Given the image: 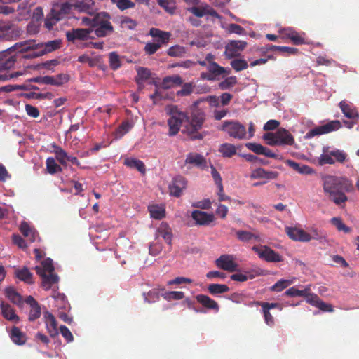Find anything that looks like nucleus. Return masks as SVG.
I'll return each mask as SVG.
<instances>
[{"instance_id":"1","label":"nucleus","mask_w":359,"mask_h":359,"mask_svg":"<svg viewBox=\"0 0 359 359\" xmlns=\"http://www.w3.org/2000/svg\"><path fill=\"white\" fill-rule=\"evenodd\" d=\"M323 189L329 201L339 207H344L348 201L346 193L353 191V185L346 177L327 175L322 177Z\"/></svg>"},{"instance_id":"2","label":"nucleus","mask_w":359,"mask_h":359,"mask_svg":"<svg viewBox=\"0 0 359 359\" xmlns=\"http://www.w3.org/2000/svg\"><path fill=\"white\" fill-rule=\"evenodd\" d=\"M60 46L61 41L57 39L44 43H37L35 40H27L16 43L15 47L21 48V51H27L26 57L33 59L53 52L59 49Z\"/></svg>"},{"instance_id":"3","label":"nucleus","mask_w":359,"mask_h":359,"mask_svg":"<svg viewBox=\"0 0 359 359\" xmlns=\"http://www.w3.org/2000/svg\"><path fill=\"white\" fill-rule=\"evenodd\" d=\"M196 102L191 108L189 114H187L186 124L183 133H186L190 139L202 140L203 135L199 133L205 121V114L200 108L197 107Z\"/></svg>"},{"instance_id":"4","label":"nucleus","mask_w":359,"mask_h":359,"mask_svg":"<svg viewBox=\"0 0 359 359\" xmlns=\"http://www.w3.org/2000/svg\"><path fill=\"white\" fill-rule=\"evenodd\" d=\"M36 273L39 275L42 279V287L48 290L59 280L58 276L54 273L55 268L53 264V260L47 258L41 262V265L35 267Z\"/></svg>"},{"instance_id":"5","label":"nucleus","mask_w":359,"mask_h":359,"mask_svg":"<svg viewBox=\"0 0 359 359\" xmlns=\"http://www.w3.org/2000/svg\"><path fill=\"white\" fill-rule=\"evenodd\" d=\"M15 44L4 52L0 53V72L8 70L15 67V64L23 59H28L27 51H21V48H15Z\"/></svg>"},{"instance_id":"6","label":"nucleus","mask_w":359,"mask_h":359,"mask_svg":"<svg viewBox=\"0 0 359 359\" xmlns=\"http://www.w3.org/2000/svg\"><path fill=\"white\" fill-rule=\"evenodd\" d=\"M166 113L169 116L168 125L169 127L168 135H176L183 123H186L187 113L181 111L176 105L167 106Z\"/></svg>"},{"instance_id":"7","label":"nucleus","mask_w":359,"mask_h":359,"mask_svg":"<svg viewBox=\"0 0 359 359\" xmlns=\"http://www.w3.org/2000/svg\"><path fill=\"white\" fill-rule=\"evenodd\" d=\"M111 16L107 12H99L95 14L93 28L97 37H105L114 32L111 22Z\"/></svg>"},{"instance_id":"8","label":"nucleus","mask_w":359,"mask_h":359,"mask_svg":"<svg viewBox=\"0 0 359 359\" xmlns=\"http://www.w3.org/2000/svg\"><path fill=\"white\" fill-rule=\"evenodd\" d=\"M222 130L235 139L243 140L246 138V128L238 121H226L222 124Z\"/></svg>"},{"instance_id":"9","label":"nucleus","mask_w":359,"mask_h":359,"mask_svg":"<svg viewBox=\"0 0 359 359\" xmlns=\"http://www.w3.org/2000/svg\"><path fill=\"white\" fill-rule=\"evenodd\" d=\"M252 250L258 257L267 262H280L283 257L266 245H255Z\"/></svg>"},{"instance_id":"10","label":"nucleus","mask_w":359,"mask_h":359,"mask_svg":"<svg viewBox=\"0 0 359 359\" xmlns=\"http://www.w3.org/2000/svg\"><path fill=\"white\" fill-rule=\"evenodd\" d=\"M342 128L341 123L338 120L329 121L328 123L315 127L308 131L306 134V138H312L317 135L330 133L332 131H336Z\"/></svg>"},{"instance_id":"11","label":"nucleus","mask_w":359,"mask_h":359,"mask_svg":"<svg viewBox=\"0 0 359 359\" xmlns=\"http://www.w3.org/2000/svg\"><path fill=\"white\" fill-rule=\"evenodd\" d=\"M309 285V290L304 295L303 297L306 298V302L312 306L318 308L323 312H333V306L330 304L325 303L322 301L319 297L311 292V285Z\"/></svg>"},{"instance_id":"12","label":"nucleus","mask_w":359,"mask_h":359,"mask_svg":"<svg viewBox=\"0 0 359 359\" xmlns=\"http://www.w3.org/2000/svg\"><path fill=\"white\" fill-rule=\"evenodd\" d=\"M216 266L224 271L234 272L238 270V265L232 255H222L215 260Z\"/></svg>"},{"instance_id":"13","label":"nucleus","mask_w":359,"mask_h":359,"mask_svg":"<svg viewBox=\"0 0 359 359\" xmlns=\"http://www.w3.org/2000/svg\"><path fill=\"white\" fill-rule=\"evenodd\" d=\"M92 29L76 28L67 32L66 37L69 41L74 42L76 40L86 41L91 39Z\"/></svg>"},{"instance_id":"14","label":"nucleus","mask_w":359,"mask_h":359,"mask_svg":"<svg viewBox=\"0 0 359 359\" xmlns=\"http://www.w3.org/2000/svg\"><path fill=\"white\" fill-rule=\"evenodd\" d=\"M207 69L208 72L201 73V78L203 80L214 81L217 76L226 73V69L217 62L208 64Z\"/></svg>"},{"instance_id":"15","label":"nucleus","mask_w":359,"mask_h":359,"mask_svg":"<svg viewBox=\"0 0 359 359\" xmlns=\"http://www.w3.org/2000/svg\"><path fill=\"white\" fill-rule=\"evenodd\" d=\"M285 231L290 238L295 241L309 242L311 240V236L309 233L297 227L286 226Z\"/></svg>"},{"instance_id":"16","label":"nucleus","mask_w":359,"mask_h":359,"mask_svg":"<svg viewBox=\"0 0 359 359\" xmlns=\"http://www.w3.org/2000/svg\"><path fill=\"white\" fill-rule=\"evenodd\" d=\"M247 46V43L243 41H231L225 47L224 54L227 58H233L239 55Z\"/></svg>"},{"instance_id":"17","label":"nucleus","mask_w":359,"mask_h":359,"mask_svg":"<svg viewBox=\"0 0 359 359\" xmlns=\"http://www.w3.org/2000/svg\"><path fill=\"white\" fill-rule=\"evenodd\" d=\"M278 177V172L266 170L262 168H258L253 170L250 175V178L251 180L261 179L266 181V183L269 180L276 179Z\"/></svg>"},{"instance_id":"18","label":"nucleus","mask_w":359,"mask_h":359,"mask_svg":"<svg viewBox=\"0 0 359 359\" xmlns=\"http://www.w3.org/2000/svg\"><path fill=\"white\" fill-rule=\"evenodd\" d=\"M187 180L182 176H177L173 178L171 184L169 185L170 194L175 197H180L182 191L186 188Z\"/></svg>"},{"instance_id":"19","label":"nucleus","mask_w":359,"mask_h":359,"mask_svg":"<svg viewBox=\"0 0 359 359\" xmlns=\"http://www.w3.org/2000/svg\"><path fill=\"white\" fill-rule=\"evenodd\" d=\"M191 217L196 222V224L199 226H208L215 219L213 214L201 210H194L191 212Z\"/></svg>"},{"instance_id":"20","label":"nucleus","mask_w":359,"mask_h":359,"mask_svg":"<svg viewBox=\"0 0 359 359\" xmlns=\"http://www.w3.org/2000/svg\"><path fill=\"white\" fill-rule=\"evenodd\" d=\"M185 164H191L201 170L208 168L207 161L204 156L197 153H189L187 155Z\"/></svg>"},{"instance_id":"21","label":"nucleus","mask_w":359,"mask_h":359,"mask_svg":"<svg viewBox=\"0 0 359 359\" xmlns=\"http://www.w3.org/2000/svg\"><path fill=\"white\" fill-rule=\"evenodd\" d=\"M149 35L154 38H156L155 43L160 44V47H162L163 45H167L171 36L170 32H164L154 27L150 29Z\"/></svg>"},{"instance_id":"22","label":"nucleus","mask_w":359,"mask_h":359,"mask_svg":"<svg viewBox=\"0 0 359 359\" xmlns=\"http://www.w3.org/2000/svg\"><path fill=\"white\" fill-rule=\"evenodd\" d=\"M278 145H293L294 138L292 135L286 129L280 128L277 130Z\"/></svg>"},{"instance_id":"23","label":"nucleus","mask_w":359,"mask_h":359,"mask_svg":"<svg viewBox=\"0 0 359 359\" xmlns=\"http://www.w3.org/2000/svg\"><path fill=\"white\" fill-rule=\"evenodd\" d=\"M283 38L290 39L294 45L304 43V39L297 32L291 28H284L280 30Z\"/></svg>"},{"instance_id":"24","label":"nucleus","mask_w":359,"mask_h":359,"mask_svg":"<svg viewBox=\"0 0 359 359\" xmlns=\"http://www.w3.org/2000/svg\"><path fill=\"white\" fill-rule=\"evenodd\" d=\"M339 107L344 115L348 118L359 119V113L347 101L342 100L339 103Z\"/></svg>"},{"instance_id":"25","label":"nucleus","mask_w":359,"mask_h":359,"mask_svg":"<svg viewBox=\"0 0 359 359\" xmlns=\"http://www.w3.org/2000/svg\"><path fill=\"white\" fill-rule=\"evenodd\" d=\"M183 80L180 75L168 76L163 78L161 87L163 89H170L175 86H182Z\"/></svg>"},{"instance_id":"26","label":"nucleus","mask_w":359,"mask_h":359,"mask_svg":"<svg viewBox=\"0 0 359 359\" xmlns=\"http://www.w3.org/2000/svg\"><path fill=\"white\" fill-rule=\"evenodd\" d=\"M10 337L13 343L19 346L24 345L27 341L26 334L15 326L12 327Z\"/></svg>"},{"instance_id":"27","label":"nucleus","mask_w":359,"mask_h":359,"mask_svg":"<svg viewBox=\"0 0 359 359\" xmlns=\"http://www.w3.org/2000/svg\"><path fill=\"white\" fill-rule=\"evenodd\" d=\"M196 298L197 302L203 306L207 309H213L216 312L219 311L218 304L210 297L205 294H198Z\"/></svg>"},{"instance_id":"28","label":"nucleus","mask_w":359,"mask_h":359,"mask_svg":"<svg viewBox=\"0 0 359 359\" xmlns=\"http://www.w3.org/2000/svg\"><path fill=\"white\" fill-rule=\"evenodd\" d=\"M6 297L11 300L13 303L23 306L24 299L23 297L12 287H8L5 289Z\"/></svg>"},{"instance_id":"29","label":"nucleus","mask_w":359,"mask_h":359,"mask_svg":"<svg viewBox=\"0 0 359 359\" xmlns=\"http://www.w3.org/2000/svg\"><path fill=\"white\" fill-rule=\"evenodd\" d=\"M69 80V75L67 74H59L56 76H47L46 85L60 86Z\"/></svg>"},{"instance_id":"30","label":"nucleus","mask_w":359,"mask_h":359,"mask_svg":"<svg viewBox=\"0 0 359 359\" xmlns=\"http://www.w3.org/2000/svg\"><path fill=\"white\" fill-rule=\"evenodd\" d=\"M14 34V29L11 24L0 21V39L9 41Z\"/></svg>"},{"instance_id":"31","label":"nucleus","mask_w":359,"mask_h":359,"mask_svg":"<svg viewBox=\"0 0 359 359\" xmlns=\"http://www.w3.org/2000/svg\"><path fill=\"white\" fill-rule=\"evenodd\" d=\"M157 235L161 236L168 245L172 244V230L166 223H161L157 229Z\"/></svg>"},{"instance_id":"32","label":"nucleus","mask_w":359,"mask_h":359,"mask_svg":"<svg viewBox=\"0 0 359 359\" xmlns=\"http://www.w3.org/2000/svg\"><path fill=\"white\" fill-rule=\"evenodd\" d=\"M137 73L135 81L138 86H143L144 83L148 81L151 75L150 69L143 67L137 68Z\"/></svg>"},{"instance_id":"33","label":"nucleus","mask_w":359,"mask_h":359,"mask_svg":"<svg viewBox=\"0 0 359 359\" xmlns=\"http://www.w3.org/2000/svg\"><path fill=\"white\" fill-rule=\"evenodd\" d=\"M45 323L47 330L50 337H54L58 334L57 323L54 316H45Z\"/></svg>"},{"instance_id":"34","label":"nucleus","mask_w":359,"mask_h":359,"mask_svg":"<svg viewBox=\"0 0 359 359\" xmlns=\"http://www.w3.org/2000/svg\"><path fill=\"white\" fill-rule=\"evenodd\" d=\"M295 278L292 279H280L270 287V290L279 292L294 283Z\"/></svg>"},{"instance_id":"35","label":"nucleus","mask_w":359,"mask_h":359,"mask_svg":"<svg viewBox=\"0 0 359 359\" xmlns=\"http://www.w3.org/2000/svg\"><path fill=\"white\" fill-rule=\"evenodd\" d=\"M230 290L229 287L224 284H210L208 286V291L212 295H217L228 292Z\"/></svg>"},{"instance_id":"36","label":"nucleus","mask_w":359,"mask_h":359,"mask_svg":"<svg viewBox=\"0 0 359 359\" xmlns=\"http://www.w3.org/2000/svg\"><path fill=\"white\" fill-rule=\"evenodd\" d=\"M287 164L300 174L311 175L313 173V170L309 165H300L299 163L291 160L287 161Z\"/></svg>"},{"instance_id":"37","label":"nucleus","mask_w":359,"mask_h":359,"mask_svg":"<svg viewBox=\"0 0 359 359\" xmlns=\"http://www.w3.org/2000/svg\"><path fill=\"white\" fill-rule=\"evenodd\" d=\"M95 2L93 0H81L76 3V7L82 12L92 13Z\"/></svg>"},{"instance_id":"38","label":"nucleus","mask_w":359,"mask_h":359,"mask_svg":"<svg viewBox=\"0 0 359 359\" xmlns=\"http://www.w3.org/2000/svg\"><path fill=\"white\" fill-rule=\"evenodd\" d=\"M252 304L257 306H261L262 307V311L263 314H269V310L271 309H278L279 310L281 309L282 306L279 303L276 302H255L252 303Z\"/></svg>"},{"instance_id":"39","label":"nucleus","mask_w":359,"mask_h":359,"mask_svg":"<svg viewBox=\"0 0 359 359\" xmlns=\"http://www.w3.org/2000/svg\"><path fill=\"white\" fill-rule=\"evenodd\" d=\"M24 304L29 306L31 314H41V306L33 297H26L24 299Z\"/></svg>"},{"instance_id":"40","label":"nucleus","mask_w":359,"mask_h":359,"mask_svg":"<svg viewBox=\"0 0 359 359\" xmlns=\"http://www.w3.org/2000/svg\"><path fill=\"white\" fill-rule=\"evenodd\" d=\"M15 276L18 278L27 283L30 284L33 283L32 273L26 267L17 270L15 271Z\"/></svg>"},{"instance_id":"41","label":"nucleus","mask_w":359,"mask_h":359,"mask_svg":"<svg viewBox=\"0 0 359 359\" xmlns=\"http://www.w3.org/2000/svg\"><path fill=\"white\" fill-rule=\"evenodd\" d=\"M47 172L50 175L60 172L62 168L56 163L55 160L53 157H48L46 161Z\"/></svg>"},{"instance_id":"42","label":"nucleus","mask_w":359,"mask_h":359,"mask_svg":"<svg viewBox=\"0 0 359 359\" xmlns=\"http://www.w3.org/2000/svg\"><path fill=\"white\" fill-rule=\"evenodd\" d=\"M70 8V5L68 3L65 2L61 4H55L51 11L54 15L60 14V19H62L64 15L69 12Z\"/></svg>"},{"instance_id":"43","label":"nucleus","mask_w":359,"mask_h":359,"mask_svg":"<svg viewBox=\"0 0 359 359\" xmlns=\"http://www.w3.org/2000/svg\"><path fill=\"white\" fill-rule=\"evenodd\" d=\"M133 125L128 121H123L116 130L114 133L116 139L121 138L125 134L129 132Z\"/></svg>"},{"instance_id":"44","label":"nucleus","mask_w":359,"mask_h":359,"mask_svg":"<svg viewBox=\"0 0 359 359\" xmlns=\"http://www.w3.org/2000/svg\"><path fill=\"white\" fill-rule=\"evenodd\" d=\"M236 236L238 240L243 242H248L252 239L259 241V236L247 231H237Z\"/></svg>"},{"instance_id":"45","label":"nucleus","mask_w":359,"mask_h":359,"mask_svg":"<svg viewBox=\"0 0 359 359\" xmlns=\"http://www.w3.org/2000/svg\"><path fill=\"white\" fill-rule=\"evenodd\" d=\"M53 147L55 148L54 153L55 154L56 159L60 164L65 165L67 164V159L68 158L67 153L63 149L56 144H54Z\"/></svg>"},{"instance_id":"46","label":"nucleus","mask_w":359,"mask_h":359,"mask_svg":"<svg viewBox=\"0 0 359 359\" xmlns=\"http://www.w3.org/2000/svg\"><path fill=\"white\" fill-rule=\"evenodd\" d=\"M124 164L130 168H135L141 172H145V165L140 160L128 158L125 159Z\"/></svg>"},{"instance_id":"47","label":"nucleus","mask_w":359,"mask_h":359,"mask_svg":"<svg viewBox=\"0 0 359 359\" xmlns=\"http://www.w3.org/2000/svg\"><path fill=\"white\" fill-rule=\"evenodd\" d=\"M309 290V285H306L303 290H298L295 287H292L287 289L285 292V294L288 297H304L306 295V293Z\"/></svg>"},{"instance_id":"48","label":"nucleus","mask_w":359,"mask_h":359,"mask_svg":"<svg viewBox=\"0 0 359 359\" xmlns=\"http://www.w3.org/2000/svg\"><path fill=\"white\" fill-rule=\"evenodd\" d=\"M219 152L222 154L224 157L230 158L236 153V147L233 144L225 143L220 146L219 149Z\"/></svg>"},{"instance_id":"49","label":"nucleus","mask_w":359,"mask_h":359,"mask_svg":"<svg viewBox=\"0 0 359 359\" xmlns=\"http://www.w3.org/2000/svg\"><path fill=\"white\" fill-rule=\"evenodd\" d=\"M149 211L152 218L161 219L165 217V210L158 205H151L149 207Z\"/></svg>"},{"instance_id":"50","label":"nucleus","mask_w":359,"mask_h":359,"mask_svg":"<svg viewBox=\"0 0 359 359\" xmlns=\"http://www.w3.org/2000/svg\"><path fill=\"white\" fill-rule=\"evenodd\" d=\"M20 230L23 236L29 238L31 242L35 241V232L27 222H24L21 223Z\"/></svg>"},{"instance_id":"51","label":"nucleus","mask_w":359,"mask_h":359,"mask_svg":"<svg viewBox=\"0 0 359 359\" xmlns=\"http://www.w3.org/2000/svg\"><path fill=\"white\" fill-rule=\"evenodd\" d=\"M60 14L54 15L53 13V11H50V13L46 17L44 21V26L46 28H47L48 30H51L54 25H56V23L60 20Z\"/></svg>"},{"instance_id":"52","label":"nucleus","mask_w":359,"mask_h":359,"mask_svg":"<svg viewBox=\"0 0 359 359\" xmlns=\"http://www.w3.org/2000/svg\"><path fill=\"white\" fill-rule=\"evenodd\" d=\"M120 25L123 29L133 30L135 29L137 23L135 20L128 16H122L120 18Z\"/></svg>"},{"instance_id":"53","label":"nucleus","mask_w":359,"mask_h":359,"mask_svg":"<svg viewBox=\"0 0 359 359\" xmlns=\"http://www.w3.org/2000/svg\"><path fill=\"white\" fill-rule=\"evenodd\" d=\"M182 89L178 90L176 93L177 96H181V97L188 96L193 93L194 89L195 88V85L194 84V83H191V82L185 83H182Z\"/></svg>"},{"instance_id":"54","label":"nucleus","mask_w":359,"mask_h":359,"mask_svg":"<svg viewBox=\"0 0 359 359\" xmlns=\"http://www.w3.org/2000/svg\"><path fill=\"white\" fill-rule=\"evenodd\" d=\"M157 3L168 13L170 14L174 13L176 7L173 0H157Z\"/></svg>"},{"instance_id":"55","label":"nucleus","mask_w":359,"mask_h":359,"mask_svg":"<svg viewBox=\"0 0 359 359\" xmlns=\"http://www.w3.org/2000/svg\"><path fill=\"white\" fill-rule=\"evenodd\" d=\"M109 66L111 69L116 70L121 66L119 55L116 52H111L109 55Z\"/></svg>"},{"instance_id":"56","label":"nucleus","mask_w":359,"mask_h":359,"mask_svg":"<svg viewBox=\"0 0 359 359\" xmlns=\"http://www.w3.org/2000/svg\"><path fill=\"white\" fill-rule=\"evenodd\" d=\"M331 223L337 229L338 231H341L346 233H350L351 231V228L345 225L339 217L332 218Z\"/></svg>"},{"instance_id":"57","label":"nucleus","mask_w":359,"mask_h":359,"mask_svg":"<svg viewBox=\"0 0 359 359\" xmlns=\"http://www.w3.org/2000/svg\"><path fill=\"white\" fill-rule=\"evenodd\" d=\"M184 48L179 45L170 47L167 51V54L171 57H182L184 55Z\"/></svg>"},{"instance_id":"58","label":"nucleus","mask_w":359,"mask_h":359,"mask_svg":"<svg viewBox=\"0 0 359 359\" xmlns=\"http://www.w3.org/2000/svg\"><path fill=\"white\" fill-rule=\"evenodd\" d=\"M231 66L236 72H240L248 68L247 61L242 59H234L231 61Z\"/></svg>"},{"instance_id":"59","label":"nucleus","mask_w":359,"mask_h":359,"mask_svg":"<svg viewBox=\"0 0 359 359\" xmlns=\"http://www.w3.org/2000/svg\"><path fill=\"white\" fill-rule=\"evenodd\" d=\"M144 300L149 303L156 302L160 297L159 291L157 289H152L147 293L143 294Z\"/></svg>"},{"instance_id":"60","label":"nucleus","mask_w":359,"mask_h":359,"mask_svg":"<svg viewBox=\"0 0 359 359\" xmlns=\"http://www.w3.org/2000/svg\"><path fill=\"white\" fill-rule=\"evenodd\" d=\"M237 82L236 76H230L219 83V87L222 90H227L233 86Z\"/></svg>"},{"instance_id":"61","label":"nucleus","mask_w":359,"mask_h":359,"mask_svg":"<svg viewBox=\"0 0 359 359\" xmlns=\"http://www.w3.org/2000/svg\"><path fill=\"white\" fill-rule=\"evenodd\" d=\"M160 44L156 43L155 42H147L145 44L144 50L148 55H154L160 48Z\"/></svg>"},{"instance_id":"62","label":"nucleus","mask_w":359,"mask_h":359,"mask_svg":"<svg viewBox=\"0 0 359 359\" xmlns=\"http://www.w3.org/2000/svg\"><path fill=\"white\" fill-rule=\"evenodd\" d=\"M165 299L168 300H180L184 297V293L181 291H171L165 292Z\"/></svg>"},{"instance_id":"63","label":"nucleus","mask_w":359,"mask_h":359,"mask_svg":"<svg viewBox=\"0 0 359 359\" xmlns=\"http://www.w3.org/2000/svg\"><path fill=\"white\" fill-rule=\"evenodd\" d=\"M263 137L266 141V143L271 146H276L278 144L277 140V130L275 133H265Z\"/></svg>"},{"instance_id":"64","label":"nucleus","mask_w":359,"mask_h":359,"mask_svg":"<svg viewBox=\"0 0 359 359\" xmlns=\"http://www.w3.org/2000/svg\"><path fill=\"white\" fill-rule=\"evenodd\" d=\"M330 154L335 158L336 161L340 163H343L347 158L346 154L339 149L331 151Z\"/></svg>"}]
</instances>
